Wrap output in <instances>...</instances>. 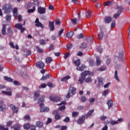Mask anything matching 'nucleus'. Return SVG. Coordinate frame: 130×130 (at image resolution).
<instances>
[{
  "mask_svg": "<svg viewBox=\"0 0 130 130\" xmlns=\"http://www.w3.org/2000/svg\"><path fill=\"white\" fill-rule=\"evenodd\" d=\"M44 98L45 96L44 95H42V97L38 100V103L40 104V111L41 112H48L49 111V108L48 107H46L44 106Z\"/></svg>",
  "mask_w": 130,
  "mask_h": 130,
  "instance_id": "obj_1",
  "label": "nucleus"
},
{
  "mask_svg": "<svg viewBox=\"0 0 130 130\" xmlns=\"http://www.w3.org/2000/svg\"><path fill=\"white\" fill-rule=\"evenodd\" d=\"M89 75H92V72H90V71H85L83 73H82L81 77L79 78V79L78 80L79 84H83V83H84V81H85V77H86V76H88Z\"/></svg>",
  "mask_w": 130,
  "mask_h": 130,
  "instance_id": "obj_2",
  "label": "nucleus"
},
{
  "mask_svg": "<svg viewBox=\"0 0 130 130\" xmlns=\"http://www.w3.org/2000/svg\"><path fill=\"white\" fill-rule=\"evenodd\" d=\"M3 10L4 11L5 14H10L13 10V9L9 5L6 4L3 6Z\"/></svg>",
  "mask_w": 130,
  "mask_h": 130,
  "instance_id": "obj_3",
  "label": "nucleus"
},
{
  "mask_svg": "<svg viewBox=\"0 0 130 130\" xmlns=\"http://www.w3.org/2000/svg\"><path fill=\"white\" fill-rule=\"evenodd\" d=\"M76 88L73 87H70L69 91L67 95V98H70L71 96H73L74 94H76Z\"/></svg>",
  "mask_w": 130,
  "mask_h": 130,
  "instance_id": "obj_4",
  "label": "nucleus"
},
{
  "mask_svg": "<svg viewBox=\"0 0 130 130\" xmlns=\"http://www.w3.org/2000/svg\"><path fill=\"white\" fill-rule=\"evenodd\" d=\"M123 121V119L122 118H120L118 119L117 121L111 120L109 122V123L111 125H114L115 124H118V123H120V122H122Z\"/></svg>",
  "mask_w": 130,
  "mask_h": 130,
  "instance_id": "obj_5",
  "label": "nucleus"
},
{
  "mask_svg": "<svg viewBox=\"0 0 130 130\" xmlns=\"http://www.w3.org/2000/svg\"><path fill=\"white\" fill-rule=\"evenodd\" d=\"M117 10H119V11L114 15V19H117L119 16H120V14H121V11L122 10V7L120 6H117Z\"/></svg>",
  "mask_w": 130,
  "mask_h": 130,
  "instance_id": "obj_6",
  "label": "nucleus"
},
{
  "mask_svg": "<svg viewBox=\"0 0 130 130\" xmlns=\"http://www.w3.org/2000/svg\"><path fill=\"white\" fill-rule=\"evenodd\" d=\"M15 28H17V29H19L20 30L21 33H23L25 30H26V28L24 27H23V25H22L20 23H17L15 25Z\"/></svg>",
  "mask_w": 130,
  "mask_h": 130,
  "instance_id": "obj_7",
  "label": "nucleus"
},
{
  "mask_svg": "<svg viewBox=\"0 0 130 130\" xmlns=\"http://www.w3.org/2000/svg\"><path fill=\"white\" fill-rule=\"evenodd\" d=\"M35 26H36V27H40V28H42V29L44 28V25H43L41 22H39V18H36V19Z\"/></svg>",
  "mask_w": 130,
  "mask_h": 130,
  "instance_id": "obj_8",
  "label": "nucleus"
},
{
  "mask_svg": "<svg viewBox=\"0 0 130 130\" xmlns=\"http://www.w3.org/2000/svg\"><path fill=\"white\" fill-rule=\"evenodd\" d=\"M49 99L53 102H58V101L60 100V98H59V97L52 96H50Z\"/></svg>",
  "mask_w": 130,
  "mask_h": 130,
  "instance_id": "obj_9",
  "label": "nucleus"
},
{
  "mask_svg": "<svg viewBox=\"0 0 130 130\" xmlns=\"http://www.w3.org/2000/svg\"><path fill=\"white\" fill-rule=\"evenodd\" d=\"M38 12L39 14L42 15L43 14H45L46 10L43 7H40L38 8Z\"/></svg>",
  "mask_w": 130,
  "mask_h": 130,
  "instance_id": "obj_10",
  "label": "nucleus"
},
{
  "mask_svg": "<svg viewBox=\"0 0 130 130\" xmlns=\"http://www.w3.org/2000/svg\"><path fill=\"white\" fill-rule=\"evenodd\" d=\"M7 90V91H3L2 93L8 96H12V89L8 88Z\"/></svg>",
  "mask_w": 130,
  "mask_h": 130,
  "instance_id": "obj_11",
  "label": "nucleus"
},
{
  "mask_svg": "<svg viewBox=\"0 0 130 130\" xmlns=\"http://www.w3.org/2000/svg\"><path fill=\"white\" fill-rule=\"evenodd\" d=\"M45 66L44 63L42 61H39L36 63V67L39 69H43Z\"/></svg>",
  "mask_w": 130,
  "mask_h": 130,
  "instance_id": "obj_12",
  "label": "nucleus"
},
{
  "mask_svg": "<svg viewBox=\"0 0 130 130\" xmlns=\"http://www.w3.org/2000/svg\"><path fill=\"white\" fill-rule=\"evenodd\" d=\"M10 107L11 109H12L14 112H15L16 113H18V110H19L18 107H16L15 105L13 104H11L10 105Z\"/></svg>",
  "mask_w": 130,
  "mask_h": 130,
  "instance_id": "obj_13",
  "label": "nucleus"
},
{
  "mask_svg": "<svg viewBox=\"0 0 130 130\" xmlns=\"http://www.w3.org/2000/svg\"><path fill=\"white\" fill-rule=\"evenodd\" d=\"M49 27L50 31H54V22L50 21L49 22Z\"/></svg>",
  "mask_w": 130,
  "mask_h": 130,
  "instance_id": "obj_14",
  "label": "nucleus"
},
{
  "mask_svg": "<svg viewBox=\"0 0 130 130\" xmlns=\"http://www.w3.org/2000/svg\"><path fill=\"white\" fill-rule=\"evenodd\" d=\"M84 122H85V116H82L78 119L77 123L78 124H83Z\"/></svg>",
  "mask_w": 130,
  "mask_h": 130,
  "instance_id": "obj_15",
  "label": "nucleus"
},
{
  "mask_svg": "<svg viewBox=\"0 0 130 130\" xmlns=\"http://www.w3.org/2000/svg\"><path fill=\"white\" fill-rule=\"evenodd\" d=\"M7 28V25L5 24L3 25V28L2 29V35H7V31H6V29Z\"/></svg>",
  "mask_w": 130,
  "mask_h": 130,
  "instance_id": "obj_16",
  "label": "nucleus"
},
{
  "mask_svg": "<svg viewBox=\"0 0 130 130\" xmlns=\"http://www.w3.org/2000/svg\"><path fill=\"white\" fill-rule=\"evenodd\" d=\"M20 127H21V125L19 124H16L11 127L14 130H20Z\"/></svg>",
  "mask_w": 130,
  "mask_h": 130,
  "instance_id": "obj_17",
  "label": "nucleus"
},
{
  "mask_svg": "<svg viewBox=\"0 0 130 130\" xmlns=\"http://www.w3.org/2000/svg\"><path fill=\"white\" fill-rule=\"evenodd\" d=\"M85 15L87 18H91L92 17V12L90 10H88V11H86L85 12Z\"/></svg>",
  "mask_w": 130,
  "mask_h": 130,
  "instance_id": "obj_18",
  "label": "nucleus"
},
{
  "mask_svg": "<svg viewBox=\"0 0 130 130\" xmlns=\"http://www.w3.org/2000/svg\"><path fill=\"white\" fill-rule=\"evenodd\" d=\"M98 86L101 87L103 85V78H99L98 79Z\"/></svg>",
  "mask_w": 130,
  "mask_h": 130,
  "instance_id": "obj_19",
  "label": "nucleus"
},
{
  "mask_svg": "<svg viewBox=\"0 0 130 130\" xmlns=\"http://www.w3.org/2000/svg\"><path fill=\"white\" fill-rule=\"evenodd\" d=\"M111 22V17H106L105 19V23L106 24H108Z\"/></svg>",
  "mask_w": 130,
  "mask_h": 130,
  "instance_id": "obj_20",
  "label": "nucleus"
},
{
  "mask_svg": "<svg viewBox=\"0 0 130 130\" xmlns=\"http://www.w3.org/2000/svg\"><path fill=\"white\" fill-rule=\"evenodd\" d=\"M107 104L108 106V108L109 109L111 108V107H112V106L113 105V103L112 102V100H109L107 102Z\"/></svg>",
  "mask_w": 130,
  "mask_h": 130,
  "instance_id": "obj_21",
  "label": "nucleus"
},
{
  "mask_svg": "<svg viewBox=\"0 0 130 130\" xmlns=\"http://www.w3.org/2000/svg\"><path fill=\"white\" fill-rule=\"evenodd\" d=\"M73 35H74V31H70L67 34L66 36L67 37H68V38H72Z\"/></svg>",
  "mask_w": 130,
  "mask_h": 130,
  "instance_id": "obj_22",
  "label": "nucleus"
},
{
  "mask_svg": "<svg viewBox=\"0 0 130 130\" xmlns=\"http://www.w3.org/2000/svg\"><path fill=\"white\" fill-rule=\"evenodd\" d=\"M96 61L97 66H101V62H102V61L101 60V59H100V57H96Z\"/></svg>",
  "mask_w": 130,
  "mask_h": 130,
  "instance_id": "obj_23",
  "label": "nucleus"
},
{
  "mask_svg": "<svg viewBox=\"0 0 130 130\" xmlns=\"http://www.w3.org/2000/svg\"><path fill=\"white\" fill-rule=\"evenodd\" d=\"M71 21L73 25H77V24H78V19L76 18L72 19Z\"/></svg>",
  "mask_w": 130,
  "mask_h": 130,
  "instance_id": "obj_24",
  "label": "nucleus"
},
{
  "mask_svg": "<svg viewBox=\"0 0 130 130\" xmlns=\"http://www.w3.org/2000/svg\"><path fill=\"white\" fill-rule=\"evenodd\" d=\"M117 74L118 72L116 70L114 73V79H115V80L117 81V82H119V78H118V75H117Z\"/></svg>",
  "mask_w": 130,
  "mask_h": 130,
  "instance_id": "obj_25",
  "label": "nucleus"
},
{
  "mask_svg": "<svg viewBox=\"0 0 130 130\" xmlns=\"http://www.w3.org/2000/svg\"><path fill=\"white\" fill-rule=\"evenodd\" d=\"M104 35V34L103 33V31H101L100 32H99V34L98 35L99 40H101V39H102V38H103Z\"/></svg>",
  "mask_w": 130,
  "mask_h": 130,
  "instance_id": "obj_26",
  "label": "nucleus"
},
{
  "mask_svg": "<svg viewBox=\"0 0 130 130\" xmlns=\"http://www.w3.org/2000/svg\"><path fill=\"white\" fill-rule=\"evenodd\" d=\"M36 125H37V126L38 127H40V128L43 127V123H42L41 121H37L36 122Z\"/></svg>",
  "mask_w": 130,
  "mask_h": 130,
  "instance_id": "obj_27",
  "label": "nucleus"
},
{
  "mask_svg": "<svg viewBox=\"0 0 130 130\" xmlns=\"http://www.w3.org/2000/svg\"><path fill=\"white\" fill-rule=\"evenodd\" d=\"M109 92H110V90L109 89H106L104 90V92L103 93V96L106 97V96L108 95V94H109Z\"/></svg>",
  "mask_w": 130,
  "mask_h": 130,
  "instance_id": "obj_28",
  "label": "nucleus"
},
{
  "mask_svg": "<svg viewBox=\"0 0 130 130\" xmlns=\"http://www.w3.org/2000/svg\"><path fill=\"white\" fill-rule=\"evenodd\" d=\"M69 79H71V77L70 76H66L63 78H62L61 80V82H67Z\"/></svg>",
  "mask_w": 130,
  "mask_h": 130,
  "instance_id": "obj_29",
  "label": "nucleus"
},
{
  "mask_svg": "<svg viewBox=\"0 0 130 130\" xmlns=\"http://www.w3.org/2000/svg\"><path fill=\"white\" fill-rule=\"evenodd\" d=\"M94 112V110H90L88 113L86 115V118H88V117H89V116H91V115H92V113Z\"/></svg>",
  "mask_w": 130,
  "mask_h": 130,
  "instance_id": "obj_30",
  "label": "nucleus"
},
{
  "mask_svg": "<svg viewBox=\"0 0 130 130\" xmlns=\"http://www.w3.org/2000/svg\"><path fill=\"white\" fill-rule=\"evenodd\" d=\"M4 80H5V81H7V82H13V81H14V80L11 78V77H9L7 76H5L4 77Z\"/></svg>",
  "mask_w": 130,
  "mask_h": 130,
  "instance_id": "obj_31",
  "label": "nucleus"
},
{
  "mask_svg": "<svg viewBox=\"0 0 130 130\" xmlns=\"http://www.w3.org/2000/svg\"><path fill=\"white\" fill-rule=\"evenodd\" d=\"M47 79H49V74H46L45 76L43 75V77L41 79V80L44 81L47 80Z\"/></svg>",
  "mask_w": 130,
  "mask_h": 130,
  "instance_id": "obj_32",
  "label": "nucleus"
},
{
  "mask_svg": "<svg viewBox=\"0 0 130 130\" xmlns=\"http://www.w3.org/2000/svg\"><path fill=\"white\" fill-rule=\"evenodd\" d=\"M85 69V65H82L81 67H78L77 68V70L78 71H80L82 72V71H84V69Z\"/></svg>",
  "mask_w": 130,
  "mask_h": 130,
  "instance_id": "obj_33",
  "label": "nucleus"
},
{
  "mask_svg": "<svg viewBox=\"0 0 130 130\" xmlns=\"http://www.w3.org/2000/svg\"><path fill=\"white\" fill-rule=\"evenodd\" d=\"M107 68L106 66H104L102 67H101L98 69V71H100V72H103L104 71H106V69Z\"/></svg>",
  "mask_w": 130,
  "mask_h": 130,
  "instance_id": "obj_34",
  "label": "nucleus"
},
{
  "mask_svg": "<svg viewBox=\"0 0 130 130\" xmlns=\"http://www.w3.org/2000/svg\"><path fill=\"white\" fill-rule=\"evenodd\" d=\"M111 4H112L111 1H108L107 2H105L104 3V5L106 7H109V6H111Z\"/></svg>",
  "mask_w": 130,
  "mask_h": 130,
  "instance_id": "obj_35",
  "label": "nucleus"
},
{
  "mask_svg": "<svg viewBox=\"0 0 130 130\" xmlns=\"http://www.w3.org/2000/svg\"><path fill=\"white\" fill-rule=\"evenodd\" d=\"M87 47V43L84 42L80 45V48L81 49H84V48H86Z\"/></svg>",
  "mask_w": 130,
  "mask_h": 130,
  "instance_id": "obj_36",
  "label": "nucleus"
},
{
  "mask_svg": "<svg viewBox=\"0 0 130 130\" xmlns=\"http://www.w3.org/2000/svg\"><path fill=\"white\" fill-rule=\"evenodd\" d=\"M51 61H52V58L51 57H48L46 58V62L49 63L50 62H51Z\"/></svg>",
  "mask_w": 130,
  "mask_h": 130,
  "instance_id": "obj_37",
  "label": "nucleus"
},
{
  "mask_svg": "<svg viewBox=\"0 0 130 130\" xmlns=\"http://www.w3.org/2000/svg\"><path fill=\"white\" fill-rule=\"evenodd\" d=\"M0 110L1 111H5L6 110V106L2 105H0Z\"/></svg>",
  "mask_w": 130,
  "mask_h": 130,
  "instance_id": "obj_38",
  "label": "nucleus"
},
{
  "mask_svg": "<svg viewBox=\"0 0 130 130\" xmlns=\"http://www.w3.org/2000/svg\"><path fill=\"white\" fill-rule=\"evenodd\" d=\"M115 26H116L115 20H113L111 24V28L112 29V28H114Z\"/></svg>",
  "mask_w": 130,
  "mask_h": 130,
  "instance_id": "obj_39",
  "label": "nucleus"
},
{
  "mask_svg": "<svg viewBox=\"0 0 130 130\" xmlns=\"http://www.w3.org/2000/svg\"><path fill=\"white\" fill-rule=\"evenodd\" d=\"M39 96H40V94H39V93L35 92V95H34V101H36V100H37V98H38Z\"/></svg>",
  "mask_w": 130,
  "mask_h": 130,
  "instance_id": "obj_40",
  "label": "nucleus"
},
{
  "mask_svg": "<svg viewBox=\"0 0 130 130\" xmlns=\"http://www.w3.org/2000/svg\"><path fill=\"white\" fill-rule=\"evenodd\" d=\"M25 7L26 9H30V8H31V7H32V3H27L25 5Z\"/></svg>",
  "mask_w": 130,
  "mask_h": 130,
  "instance_id": "obj_41",
  "label": "nucleus"
},
{
  "mask_svg": "<svg viewBox=\"0 0 130 130\" xmlns=\"http://www.w3.org/2000/svg\"><path fill=\"white\" fill-rule=\"evenodd\" d=\"M23 127L25 129H29V128H30V124L26 123L24 124V125L23 126Z\"/></svg>",
  "mask_w": 130,
  "mask_h": 130,
  "instance_id": "obj_42",
  "label": "nucleus"
},
{
  "mask_svg": "<svg viewBox=\"0 0 130 130\" xmlns=\"http://www.w3.org/2000/svg\"><path fill=\"white\" fill-rule=\"evenodd\" d=\"M75 63L77 67H79V66L81 64V60L80 59H78L75 61Z\"/></svg>",
  "mask_w": 130,
  "mask_h": 130,
  "instance_id": "obj_43",
  "label": "nucleus"
},
{
  "mask_svg": "<svg viewBox=\"0 0 130 130\" xmlns=\"http://www.w3.org/2000/svg\"><path fill=\"white\" fill-rule=\"evenodd\" d=\"M12 19V16L11 15H7L6 17V21H11Z\"/></svg>",
  "mask_w": 130,
  "mask_h": 130,
  "instance_id": "obj_44",
  "label": "nucleus"
},
{
  "mask_svg": "<svg viewBox=\"0 0 130 130\" xmlns=\"http://www.w3.org/2000/svg\"><path fill=\"white\" fill-rule=\"evenodd\" d=\"M84 81L86 83H89V82H91V81H92V78H91V77H87V78H86L84 80Z\"/></svg>",
  "mask_w": 130,
  "mask_h": 130,
  "instance_id": "obj_45",
  "label": "nucleus"
},
{
  "mask_svg": "<svg viewBox=\"0 0 130 130\" xmlns=\"http://www.w3.org/2000/svg\"><path fill=\"white\" fill-rule=\"evenodd\" d=\"M97 50L100 53H102V51H103V50L102 49V47L101 46H98L97 47Z\"/></svg>",
  "mask_w": 130,
  "mask_h": 130,
  "instance_id": "obj_46",
  "label": "nucleus"
},
{
  "mask_svg": "<svg viewBox=\"0 0 130 130\" xmlns=\"http://www.w3.org/2000/svg\"><path fill=\"white\" fill-rule=\"evenodd\" d=\"M46 87H47L46 84H42L39 86V89L46 88Z\"/></svg>",
  "mask_w": 130,
  "mask_h": 130,
  "instance_id": "obj_47",
  "label": "nucleus"
},
{
  "mask_svg": "<svg viewBox=\"0 0 130 130\" xmlns=\"http://www.w3.org/2000/svg\"><path fill=\"white\" fill-rule=\"evenodd\" d=\"M36 9V7L35 6H34L33 7L32 9H28V13H33V12H35V10Z\"/></svg>",
  "mask_w": 130,
  "mask_h": 130,
  "instance_id": "obj_48",
  "label": "nucleus"
},
{
  "mask_svg": "<svg viewBox=\"0 0 130 130\" xmlns=\"http://www.w3.org/2000/svg\"><path fill=\"white\" fill-rule=\"evenodd\" d=\"M55 119H56L57 120H58L60 119V114H57L55 116Z\"/></svg>",
  "mask_w": 130,
  "mask_h": 130,
  "instance_id": "obj_49",
  "label": "nucleus"
},
{
  "mask_svg": "<svg viewBox=\"0 0 130 130\" xmlns=\"http://www.w3.org/2000/svg\"><path fill=\"white\" fill-rule=\"evenodd\" d=\"M79 115V112H73L72 113V116L73 117H76V116H78Z\"/></svg>",
  "mask_w": 130,
  "mask_h": 130,
  "instance_id": "obj_50",
  "label": "nucleus"
},
{
  "mask_svg": "<svg viewBox=\"0 0 130 130\" xmlns=\"http://www.w3.org/2000/svg\"><path fill=\"white\" fill-rule=\"evenodd\" d=\"M34 5H35V6H37V7H38V6H39V1H38V0H34Z\"/></svg>",
  "mask_w": 130,
  "mask_h": 130,
  "instance_id": "obj_51",
  "label": "nucleus"
},
{
  "mask_svg": "<svg viewBox=\"0 0 130 130\" xmlns=\"http://www.w3.org/2000/svg\"><path fill=\"white\" fill-rule=\"evenodd\" d=\"M0 130H9V128H5L4 125H0Z\"/></svg>",
  "mask_w": 130,
  "mask_h": 130,
  "instance_id": "obj_52",
  "label": "nucleus"
},
{
  "mask_svg": "<svg viewBox=\"0 0 130 130\" xmlns=\"http://www.w3.org/2000/svg\"><path fill=\"white\" fill-rule=\"evenodd\" d=\"M31 55V51L30 50H28L26 52V54H24L23 56H24V57H27V55Z\"/></svg>",
  "mask_w": 130,
  "mask_h": 130,
  "instance_id": "obj_53",
  "label": "nucleus"
},
{
  "mask_svg": "<svg viewBox=\"0 0 130 130\" xmlns=\"http://www.w3.org/2000/svg\"><path fill=\"white\" fill-rule=\"evenodd\" d=\"M39 42H40V44H41L42 45H45V44H46L45 40H40L39 41Z\"/></svg>",
  "mask_w": 130,
  "mask_h": 130,
  "instance_id": "obj_54",
  "label": "nucleus"
},
{
  "mask_svg": "<svg viewBox=\"0 0 130 130\" xmlns=\"http://www.w3.org/2000/svg\"><path fill=\"white\" fill-rule=\"evenodd\" d=\"M77 38L78 39H81L84 38V35L83 34H80L77 36Z\"/></svg>",
  "mask_w": 130,
  "mask_h": 130,
  "instance_id": "obj_55",
  "label": "nucleus"
},
{
  "mask_svg": "<svg viewBox=\"0 0 130 130\" xmlns=\"http://www.w3.org/2000/svg\"><path fill=\"white\" fill-rule=\"evenodd\" d=\"M36 49L37 50L38 52L41 53L43 51V50L42 49L39 48V47L37 46Z\"/></svg>",
  "mask_w": 130,
  "mask_h": 130,
  "instance_id": "obj_56",
  "label": "nucleus"
},
{
  "mask_svg": "<svg viewBox=\"0 0 130 130\" xmlns=\"http://www.w3.org/2000/svg\"><path fill=\"white\" fill-rule=\"evenodd\" d=\"M95 98H90L89 99V102L90 103H91V104H93V103H94V102H95Z\"/></svg>",
  "mask_w": 130,
  "mask_h": 130,
  "instance_id": "obj_57",
  "label": "nucleus"
},
{
  "mask_svg": "<svg viewBox=\"0 0 130 130\" xmlns=\"http://www.w3.org/2000/svg\"><path fill=\"white\" fill-rule=\"evenodd\" d=\"M81 101H82V102H86V101H87V99L86 98V96L81 97Z\"/></svg>",
  "mask_w": 130,
  "mask_h": 130,
  "instance_id": "obj_58",
  "label": "nucleus"
},
{
  "mask_svg": "<svg viewBox=\"0 0 130 130\" xmlns=\"http://www.w3.org/2000/svg\"><path fill=\"white\" fill-rule=\"evenodd\" d=\"M24 118L25 119H26V120H31V118L30 117V116L28 115H25Z\"/></svg>",
  "mask_w": 130,
  "mask_h": 130,
  "instance_id": "obj_59",
  "label": "nucleus"
},
{
  "mask_svg": "<svg viewBox=\"0 0 130 130\" xmlns=\"http://www.w3.org/2000/svg\"><path fill=\"white\" fill-rule=\"evenodd\" d=\"M70 117H67L65 119H63V122H69L70 121Z\"/></svg>",
  "mask_w": 130,
  "mask_h": 130,
  "instance_id": "obj_60",
  "label": "nucleus"
},
{
  "mask_svg": "<svg viewBox=\"0 0 130 130\" xmlns=\"http://www.w3.org/2000/svg\"><path fill=\"white\" fill-rule=\"evenodd\" d=\"M70 53H67L63 56L64 59H67L69 56H70Z\"/></svg>",
  "mask_w": 130,
  "mask_h": 130,
  "instance_id": "obj_61",
  "label": "nucleus"
},
{
  "mask_svg": "<svg viewBox=\"0 0 130 130\" xmlns=\"http://www.w3.org/2000/svg\"><path fill=\"white\" fill-rule=\"evenodd\" d=\"M51 121H52V119L48 118V120L46 123V124H48L49 123H50V122H51Z\"/></svg>",
  "mask_w": 130,
  "mask_h": 130,
  "instance_id": "obj_62",
  "label": "nucleus"
},
{
  "mask_svg": "<svg viewBox=\"0 0 130 130\" xmlns=\"http://www.w3.org/2000/svg\"><path fill=\"white\" fill-rule=\"evenodd\" d=\"M30 130H36V126L31 125L29 127Z\"/></svg>",
  "mask_w": 130,
  "mask_h": 130,
  "instance_id": "obj_63",
  "label": "nucleus"
},
{
  "mask_svg": "<svg viewBox=\"0 0 130 130\" xmlns=\"http://www.w3.org/2000/svg\"><path fill=\"white\" fill-rule=\"evenodd\" d=\"M106 118H107V117H106V116H102L101 117H100V119L101 120H105V119H106Z\"/></svg>",
  "mask_w": 130,
  "mask_h": 130,
  "instance_id": "obj_64",
  "label": "nucleus"
}]
</instances>
